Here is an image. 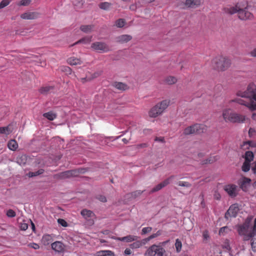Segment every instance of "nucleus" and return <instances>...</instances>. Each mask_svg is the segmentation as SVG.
Returning a JSON list of instances; mask_svg holds the SVG:
<instances>
[{
	"label": "nucleus",
	"instance_id": "nucleus-1",
	"mask_svg": "<svg viewBox=\"0 0 256 256\" xmlns=\"http://www.w3.org/2000/svg\"><path fill=\"white\" fill-rule=\"evenodd\" d=\"M256 94V86L254 83L250 84L246 91H238L236 95L242 98H248V101H246L242 99H236L232 100V102H236L240 104L244 105L248 107L250 110H256V104L252 100V98Z\"/></svg>",
	"mask_w": 256,
	"mask_h": 256
},
{
	"label": "nucleus",
	"instance_id": "nucleus-2",
	"mask_svg": "<svg viewBox=\"0 0 256 256\" xmlns=\"http://www.w3.org/2000/svg\"><path fill=\"white\" fill-rule=\"evenodd\" d=\"M252 218H248L242 224L238 226V232L240 235L244 236V240H248L252 238L256 232V218L254 224H252Z\"/></svg>",
	"mask_w": 256,
	"mask_h": 256
},
{
	"label": "nucleus",
	"instance_id": "nucleus-3",
	"mask_svg": "<svg viewBox=\"0 0 256 256\" xmlns=\"http://www.w3.org/2000/svg\"><path fill=\"white\" fill-rule=\"evenodd\" d=\"M222 118L226 122L241 123L244 122L246 116L242 114L232 112L230 108H225L222 110Z\"/></svg>",
	"mask_w": 256,
	"mask_h": 256
},
{
	"label": "nucleus",
	"instance_id": "nucleus-4",
	"mask_svg": "<svg viewBox=\"0 0 256 256\" xmlns=\"http://www.w3.org/2000/svg\"><path fill=\"white\" fill-rule=\"evenodd\" d=\"M212 64V66L216 70L224 71L230 66L231 61L227 57L218 56L213 58Z\"/></svg>",
	"mask_w": 256,
	"mask_h": 256
},
{
	"label": "nucleus",
	"instance_id": "nucleus-5",
	"mask_svg": "<svg viewBox=\"0 0 256 256\" xmlns=\"http://www.w3.org/2000/svg\"><path fill=\"white\" fill-rule=\"evenodd\" d=\"M170 104V100H165L158 103L150 110L149 116L152 118L157 117L164 112Z\"/></svg>",
	"mask_w": 256,
	"mask_h": 256
},
{
	"label": "nucleus",
	"instance_id": "nucleus-6",
	"mask_svg": "<svg viewBox=\"0 0 256 256\" xmlns=\"http://www.w3.org/2000/svg\"><path fill=\"white\" fill-rule=\"evenodd\" d=\"M206 130V126L202 124H196L186 128L184 131L186 135L200 134Z\"/></svg>",
	"mask_w": 256,
	"mask_h": 256
},
{
	"label": "nucleus",
	"instance_id": "nucleus-7",
	"mask_svg": "<svg viewBox=\"0 0 256 256\" xmlns=\"http://www.w3.org/2000/svg\"><path fill=\"white\" fill-rule=\"evenodd\" d=\"M91 48L94 50L102 53L107 52L110 50L109 46L105 42H96L92 43Z\"/></svg>",
	"mask_w": 256,
	"mask_h": 256
},
{
	"label": "nucleus",
	"instance_id": "nucleus-8",
	"mask_svg": "<svg viewBox=\"0 0 256 256\" xmlns=\"http://www.w3.org/2000/svg\"><path fill=\"white\" fill-rule=\"evenodd\" d=\"M224 190L232 198L236 197L239 191L238 187L234 184H228L224 186Z\"/></svg>",
	"mask_w": 256,
	"mask_h": 256
},
{
	"label": "nucleus",
	"instance_id": "nucleus-9",
	"mask_svg": "<svg viewBox=\"0 0 256 256\" xmlns=\"http://www.w3.org/2000/svg\"><path fill=\"white\" fill-rule=\"evenodd\" d=\"M239 211V208L237 204H234L230 206L228 210L225 214V218L228 219L230 218L236 217L238 212Z\"/></svg>",
	"mask_w": 256,
	"mask_h": 256
},
{
	"label": "nucleus",
	"instance_id": "nucleus-10",
	"mask_svg": "<svg viewBox=\"0 0 256 256\" xmlns=\"http://www.w3.org/2000/svg\"><path fill=\"white\" fill-rule=\"evenodd\" d=\"M174 176H172L166 179L163 182H160V184L156 185V186H154V188H152L150 191V194H151L152 193L156 192L161 189H162L163 188L165 187L167 185H168L170 183V180L173 178Z\"/></svg>",
	"mask_w": 256,
	"mask_h": 256
},
{
	"label": "nucleus",
	"instance_id": "nucleus-11",
	"mask_svg": "<svg viewBox=\"0 0 256 256\" xmlns=\"http://www.w3.org/2000/svg\"><path fill=\"white\" fill-rule=\"evenodd\" d=\"M202 4L201 0H186L184 4L186 8H196Z\"/></svg>",
	"mask_w": 256,
	"mask_h": 256
},
{
	"label": "nucleus",
	"instance_id": "nucleus-12",
	"mask_svg": "<svg viewBox=\"0 0 256 256\" xmlns=\"http://www.w3.org/2000/svg\"><path fill=\"white\" fill-rule=\"evenodd\" d=\"M238 18L242 20H246L247 19H250L252 17V14L246 10V8L244 9H238Z\"/></svg>",
	"mask_w": 256,
	"mask_h": 256
},
{
	"label": "nucleus",
	"instance_id": "nucleus-13",
	"mask_svg": "<svg viewBox=\"0 0 256 256\" xmlns=\"http://www.w3.org/2000/svg\"><path fill=\"white\" fill-rule=\"evenodd\" d=\"M40 16L38 12H24L20 15V18L24 20H34Z\"/></svg>",
	"mask_w": 256,
	"mask_h": 256
},
{
	"label": "nucleus",
	"instance_id": "nucleus-14",
	"mask_svg": "<svg viewBox=\"0 0 256 256\" xmlns=\"http://www.w3.org/2000/svg\"><path fill=\"white\" fill-rule=\"evenodd\" d=\"M250 179L247 178H243L242 179L238 180V184L240 188L242 190L246 191L248 186L250 184Z\"/></svg>",
	"mask_w": 256,
	"mask_h": 256
},
{
	"label": "nucleus",
	"instance_id": "nucleus-15",
	"mask_svg": "<svg viewBox=\"0 0 256 256\" xmlns=\"http://www.w3.org/2000/svg\"><path fill=\"white\" fill-rule=\"evenodd\" d=\"M52 248L56 252H60L64 250V244L60 242L56 241L51 244Z\"/></svg>",
	"mask_w": 256,
	"mask_h": 256
},
{
	"label": "nucleus",
	"instance_id": "nucleus-16",
	"mask_svg": "<svg viewBox=\"0 0 256 256\" xmlns=\"http://www.w3.org/2000/svg\"><path fill=\"white\" fill-rule=\"evenodd\" d=\"M138 238V237L136 236L128 235L127 236L122 237V238H115L114 239L120 240V241H122V242H134V241L137 240Z\"/></svg>",
	"mask_w": 256,
	"mask_h": 256
},
{
	"label": "nucleus",
	"instance_id": "nucleus-17",
	"mask_svg": "<svg viewBox=\"0 0 256 256\" xmlns=\"http://www.w3.org/2000/svg\"><path fill=\"white\" fill-rule=\"evenodd\" d=\"M132 38V36L130 35L123 34L116 37V40L120 43H124L130 40Z\"/></svg>",
	"mask_w": 256,
	"mask_h": 256
},
{
	"label": "nucleus",
	"instance_id": "nucleus-18",
	"mask_svg": "<svg viewBox=\"0 0 256 256\" xmlns=\"http://www.w3.org/2000/svg\"><path fill=\"white\" fill-rule=\"evenodd\" d=\"M53 240V237L52 234H46L43 236L42 242L44 246H48L50 244H52V242Z\"/></svg>",
	"mask_w": 256,
	"mask_h": 256
},
{
	"label": "nucleus",
	"instance_id": "nucleus-19",
	"mask_svg": "<svg viewBox=\"0 0 256 256\" xmlns=\"http://www.w3.org/2000/svg\"><path fill=\"white\" fill-rule=\"evenodd\" d=\"M156 256H167L165 250L160 246L155 244Z\"/></svg>",
	"mask_w": 256,
	"mask_h": 256
},
{
	"label": "nucleus",
	"instance_id": "nucleus-20",
	"mask_svg": "<svg viewBox=\"0 0 256 256\" xmlns=\"http://www.w3.org/2000/svg\"><path fill=\"white\" fill-rule=\"evenodd\" d=\"M78 172L76 170H70L64 172L60 174L62 178H68L73 176H76Z\"/></svg>",
	"mask_w": 256,
	"mask_h": 256
},
{
	"label": "nucleus",
	"instance_id": "nucleus-21",
	"mask_svg": "<svg viewBox=\"0 0 256 256\" xmlns=\"http://www.w3.org/2000/svg\"><path fill=\"white\" fill-rule=\"evenodd\" d=\"M145 241L142 240H135L134 242L130 244V247L132 249H136L140 248L142 245L145 244Z\"/></svg>",
	"mask_w": 256,
	"mask_h": 256
},
{
	"label": "nucleus",
	"instance_id": "nucleus-22",
	"mask_svg": "<svg viewBox=\"0 0 256 256\" xmlns=\"http://www.w3.org/2000/svg\"><path fill=\"white\" fill-rule=\"evenodd\" d=\"M67 62L68 64L71 66H76L78 64H82V62L80 59H78L75 57H70L68 58L67 60Z\"/></svg>",
	"mask_w": 256,
	"mask_h": 256
},
{
	"label": "nucleus",
	"instance_id": "nucleus-23",
	"mask_svg": "<svg viewBox=\"0 0 256 256\" xmlns=\"http://www.w3.org/2000/svg\"><path fill=\"white\" fill-rule=\"evenodd\" d=\"M54 89V86H46L41 87L38 91L42 94H47L49 92H51Z\"/></svg>",
	"mask_w": 256,
	"mask_h": 256
},
{
	"label": "nucleus",
	"instance_id": "nucleus-24",
	"mask_svg": "<svg viewBox=\"0 0 256 256\" xmlns=\"http://www.w3.org/2000/svg\"><path fill=\"white\" fill-rule=\"evenodd\" d=\"M80 214L85 219H87L94 216V213L92 210L87 209L82 210Z\"/></svg>",
	"mask_w": 256,
	"mask_h": 256
},
{
	"label": "nucleus",
	"instance_id": "nucleus-25",
	"mask_svg": "<svg viewBox=\"0 0 256 256\" xmlns=\"http://www.w3.org/2000/svg\"><path fill=\"white\" fill-rule=\"evenodd\" d=\"M224 12L227 14H234L236 12L238 13V9L237 6H227L224 8Z\"/></svg>",
	"mask_w": 256,
	"mask_h": 256
},
{
	"label": "nucleus",
	"instance_id": "nucleus-26",
	"mask_svg": "<svg viewBox=\"0 0 256 256\" xmlns=\"http://www.w3.org/2000/svg\"><path fill=\"white\" fill-rule=\"evenodd\" d=\"M155 244L150 246L145 252L144 256H156Z\"/></svg>",
	"mask_w": 256,
	"mask_h": 256
},
{
	"label": "nucleus",
	"instance_id": "nucleus-27",
	"mask_svg": "<svg viewBox=\"0 0 256 256\" xmlns=\"http://www.w3.org/2000/svg\"><path fill=\"white\" fill-rule=\"evenodd\" d=\"M8 146L10 150H16L18 148V144L15 140H11L8 142Z\"/></svg>",
	"mask_w": 256,
	"mask_h": 256
},
{
	"label": "nucleus",
	"instance_id": "nucleus-28",
	"mask_svg": "<svg viewBox=\"0 0 256 256\" xmlns=\"http://www.w3.org/2000/svg\"><path fill=\"white\" fill-rule=\"evenodd\" d=\"M56 114L52 111L44 113L43 116L50 120H53L56 118Z\"/></svg>",
	"mask_w": 256,
	"mask_h": 256
},
{
	"label": "nucleus",
	"instance_id": "nucleus-29",
	"mask_svg": "<svg viewBox=\"0 0 256 256\" xmlns=\"http://www.w3.org/2000/svg\"><path fill=\"white\" fill-rule=\"evenodd\" d=\"M218 158L219 157L218 156H210L207 159L204 160L202 162V164H212L216 162Z\"/></svg>",
	"mask_w": 256,
	"mask_h": 256
},
{
	"label": "nucleus",
	"instance_id": "nucleus-30",
	"mask_svg": "<svg viewBox=\"0 0 256 256\" xmlns=\"http://www.w3.org/2000/svg\"><path fill=\"white\" fill-rule=\"evenodd\" d=\"M114 86L116 88L120 90H124L128 89V86L126 84L120 82H115Z\"/></svg>",
	"mask_w": 256,
	"mask_h": 256
},
{
	"label": "nucleus",
	"instance_id": "nucleus-31",
	"mask_svg": "<svg viewBox=\"0 0 256 256\" xmlns=\"http://www.w3.org/2000/svg\"><path fill=\"white\" fill-rule=\"evenodd\" d=\"M93 28V25H83L80 27V30L85 33H88L92 31Z\"/></svg>",
	"mask_w": 256,
	"mask_h": 256
},
{
	"label": "nucleus",
	"instance_id": "nucleus-32",
	"mask_svg": "<svg viewBox=\"0 0 256 256\" xmlns=\"http://www.w3.org/2000/svg\"><path fill=\"white\" fill-rule=\"evenodd\" d=\"M165 82L168 84H172L176 82L177 79L173 76H169L166 78Z\"/></svg>",
	"mask_w": 256,
	"mask_h": 256
},
{
	"label": "nucleus",
	"instance_id": "nucleus-33",
	"mask_svg": "<svg viewBox=\"0 0 256 256\" xmlns=\"http://www.w3.org/2000/svg\"><path fill=\"white\" fill-rule=\"evenodd\" d=\"M254 154L250 151L246 152L245 153V161L250 162L253 160Z\"/></svg>",
	"mask_w": 256,
	"mask_h": 256
},
{
	"label": "nucleus",
	"instance_id": "nucleus-34",
	"mask_svg": "<svg viewBox=\"0 0 256 256\" xmlns=\"http://www.w3.org/2000/svg\"><path fill=\"white\" fill-rule=\"evenodd\" d=\"M161 234H162V231L160 230H159L156 233L153 234H152L150 235L148 238L143 240L145 241V242H147L148 241H150V240L156 238L157 236L161 235Z\"/></svg>",
	"mask_w": 256,
	"mask_h": 256
},
{
	"label": "nucleus",
	"instance_id": "nucleus-35",
	"mask_svg": "<svg viewBox=\"0 0 256 256\" xmlns=\"http://www.w3.org/2000/svg\"><path fill=\"white\" fill-rule=\"evenodd\" d=\"M44 172V170L43 169H40L35 172H29L28 175L30 178H32L42 174Z\"/></svg>",
	"mask_w": 256,
	"mask_h": 256
},
{
	"label": "nucleus",
	"instance_id": "nucleus-36",
	"mask_svg": "<svg viewBox=\"0 0 256 256\" xmlns=\"http://www.w3.org/2000/svg\"><path fill=\"white\" fill-rule=\"evenodd\" d=\"M92 36H86L82 38L76 42L74 44H78L80 43L88 44L91 42Z\"/></svg>",
	"mask_w": 256,
	"mask_h": 256
},
{
	"label": "nucleus",
	"instance_id": "nucleus-37",
	"mask_svg": "<svg viewBox=\"0 0 256 256\" xmlns=\"http://www.w3.org/2000/svg\"><path fill=\"white\" fill-rule=\"evenodd\" d=\"M18 162L20 164H24L26 163V156L24 154H22V156H18L17 158Z\"/></svg>",
	"mask_w": 256,
	"mask_h": 256
},
{
	"label": "nucleus",
	"instance_id": "nucleus-38",
	"mask_svg": "<svg viewBox=\"0 0 256 256\" xmlns=\"http://www.w3.org/2000/svg\"><path fill=\"white\" fill-rule=\"evenodd\" d=\"M175 246L176 252H180L182 250V244L181 241L178 238H177L176 240Z\"/></svg>",
	"mask_w": 256,
	"mask_h": 256
},
{
	"label": "nucleus",
	"instance_id": "nucleus-39",
	"mask_svg": "<svg viewBox=\"0 0 256 256\" xmlns=\"http://www.w3.org/2000/svg\"><path fill=\"white\" fill-rule=\"evenodd\" d=\"M250 162L244 161L242 167V170L244 172H247L250 170Z\"/></svg>",
	"mask_w": 256,
	"mask_h": 256
},
{
	"label": "nucleus",
	"instance_id": "nucleus-40",
	"mask_svg": "<svg viewBox=\"0 0 256 256\" xmlns=\"http://www.w3.org/2000/svg\"><path fill=\"white\" fill-rule=\"evenodd\" d=\"M230 230V228H229L228 226H225L221 228L219 230V234L220 235H224L225 234L228 233Z\"/></svg>",
	"mask_w": 256,
	"mask_h": 256
},
{
	"label": "nucleus",
	"instance_id": "nucleus-41",
	"mask_svg": "<svg viewBox=\"0 0 256 256\" xmlns=\"http://www.w3.org/2000/svg\"><path fill=\"white\" fill-rule=\"evenodd\" d=\"M111 6V4L108 2H102L99 4V7L102 10H107Z\"/></svg>",
	"mask_w": 256,
	"mask_h": 256
},
{
	"label": "nucleus",
	"instance_id": "nucleus-42",
	"mask_svg": "<svg viewBox=\"0 0 256 256\" xmlns=\"http://www.w3.org/2000/svg\"><path fill=\"white\" fill-rule=\"evenodd\" d=\"M99 253L100 256H114V254L110 250H103Z\"/></svg>",
	"mask_w": 256,
	"mask_h": 256
},
{
	"label": "nucleus",
	"instance_id": "nucleus-43",
	"mask_svg": "<svg viewBox=\"0 0 256 256\" xmlns=\"http://www.w3.org/2000/svg\"><path fill=\"white\" fill-rule=\"evenodd\" d=\"M9 126L0 127V133L8 134L10 132Z\"/></svg>",
	"mask_w": 256,
	"mask_h": 256
},
{
	"label": "nucleus",
	"instance_id": "nucleus-44",
	"mask_svg": "<svg viewBox=\"0 0 256 256\" xmlns=\"http://www.w3.org/2000/svg\"><path fill=\"white\" fill-rule=\"evenodd\" d=\"M125 24V20L124 19L120 18L116 22V24L118 28H122Z\"/></svg>",
	"mask_w": 256,
	"mask_h": 256
},
{
	"label": "nucleus",
	"instance_id": "nucleus-45",
	"mask_svg": "<svg viewBox=\"0 0 256 256\" xmlns=\"http://www.w3.org/2000/svg\"><path fill=\"white\" fill-rule=\"evenodd\" d=\"M177 184L180 186L190 188L192 186V184L188 182L179 181Z\"/></svg>",
	"mask_w": 256,
	"mask_h": 256
},
{
	"label": "nucleus",
	"instance_id": "nucleus-46",
	"mask_svg": "<svg viewBox=\"0 0 256 256\" xmlns=\"http://www.w3.org/2000/svg\"><path fill=\"white\" fill-rule=\"evenodd\" d=\"M30 2L31 0H21L17 4V5L19 6H27L30 4Z\"/></svg>",
	"mask_w": 256,
	"mask_h": 256
},
{
	"label": "nucleus",
	"instance_id": "nucleus-47",
	"mask_svg": "<svg viewBox=\"0 0 256 256\" xmlns=\"http://www.w3.org/2000/svg\"><path fill=\"white\" fill-rule=\"evenodd\" d=\"M12 0H2L0 2V9L8 6Z\"/></svg>",
	"mask_w": 256,
	"mask_h": 256
},
{
	"label": "nucleus",
	"instance_id": "nucleus-48",
	"mask_svg": "<svg viewBox=\"0 0 256 256\" xmlns=\"http://www.w3.org/2000/svg\"><path fill=\"white\" fill-rule=\"evenodd\" d=\"M61 70L65 72L66 74H72V69L67 66H62L61 68Z\"/></svg>",
	"mask_w": 256,
	"mask_h": 256
},
{
	"label": "nucleus",
	"instance_id": "nucleus-49",
	"mask_svg": "<svg viewBox=\"0 0 256 256\" xmlns=\"http://www.w3.org/2000/svg\"><path fill=\"white\" fill-rule=\"evenodd\" d=\"M96 198L102 202H106L107 201L106 198L104 196L98 194L96 196Z\"/></svg>",
	"mask_w": 256,
	"mask_h": 256
},
{
	"label": "nucleus",
	"instance_id": "nucleus-50",
	"mask_svg": "<svg viewBox=\"0 0 256 256\" xmlns=\"http://www.w3.org/2000/svg\"><path fill=\"white\" fill-rule=\"evenodd\" d=\"M16 214L12 210H8L6 212V216L9 218H14L16 216Z\"/></svg>",
	"mask_w": 256,
	"mask_h": 256
},
{
	"label": "nucleus",
	"instance_id": "nucleus-51",
	"mask_svg": "<svg viewBox=\"0 0 256 256\" xmlns=\"http://www.w3.org/2000/svg\"><path fill=\"white\" fill-rule=\"evenodd\" d=\"M144 191V190H138L134 191L132 193V196L133 197L136 198V197L141 195Z\"/></svg>",
	"mask_w": 256,
	"mask_h": 256
},
{
	"label": "nucleus",
	"instance_id": "nucleus-52",
	"mask_svg": "<svg viewBox=\"0 0 256 256\" xmlns=\"http://www.w3.org/2000/svg\"><path fill=\"white\" fill-rule=\"evenodd\" d=\"M58 222L64 227H66L68 226V223L66 222L62 218H58Z\"/></svg>",
	"mask_w": 256,
	"mask_h": 256
},
{
	"label": "nucleus",
	"instance_id": "nucleus-53",
	"mask_svg": "<svg viewBox=\"0 0 256 256\" xmlns=\"http://www.w3.org/2000/svg\"><path fill=\"white\" fill-rule=\"evenodd\" d=\"M152 228L151 227H146L142 229V234H144L148 232H151Z\"/></svg>",
	"mask_w": 256,
	"mask_h": 256
},
{
	"label": "nucleus",
	"instance_id": "nucleus-54",
	"mask_svg": "<svg viewBox=\"0 0 256 256\" xmlns=\"http://www.w3.org/2000/svg\"><path fill=\"white\" fill-rule=\"evenodd\" d=\"M222 248H225L227 250H230V247L229 244V242L228 240H226L222 246Z\"/></svg>",
	"mask_w": 256,
	"mask_h": 256
},
{
	"label": "nucleus",
	"instance_id": "nucleus-55",
	"mask_svg": "<svg viewBox=\"0 0 256 256\" xmlns=\"http://www.w3.org/2000/svg\"><path fill=\"white\" fill-rule=\"evenodd\" d=\"M256 133V130L254 128H250L248 130V136L250 137H252L255 136Z\"/></svg>",
	"mask_w": 256,
	"mask_h": 256
},
{
	"label": "nucleus",
	"instance_id": "nucleus-56",
	"mask_svg": "<svg viewBox=\"0 0 256 256\" xmlns=\"http://www.w3.org/2000/svg\"><path fill=\"white\" fill-rule=\"evenodd\" d=\"M251 245L253 251L256 252V238L252 239Z\"/></svg>",
	"mask_w": 256,
	"mask_h": 256
},
{
	"label": "nucleus",
	"instance_id": "nucleus-57",
	"mask_svg": "<svg viewBox=\"0 0 256 256\" xmlns=\"http://www.w3.org/2000/svg\"><path fill=\"white\" fill-rule=\"evenodd\" d=\"M249 54L252 58H256V47L250 52Z\"/></svg>",
	"mask_w": 256,
	"mask_h": 256
},
{
	"label": "nucleus",
	"instance_id": "nucleus-58",
	"mask_svg": "<svg viewBox=\"0 0 256 256\" xmlns=\"http://www.w3.org/2000/svg\"><path fill=\"white\" fill-rule=\"evenodd\" d=\"M28 246L30 247L33 248L34 250H38L40 248V246L38 244L36 243H31L28 244Z\"/></svg>",
	"mask_w": 256,
	"mask_h": 256
},
{
	"label": "nucleus",
	"instance_id": "nucleus-59",
	"mask_svg": "<svg viewBox=\"0 0 256 256\" xmlns=\"http://www.w3.org/2000/svg\"><path fill=\"white\" fill-rule=\"evenodd\" d=\"M28 228V224L26 223L22 224L20 226V229L23 230H27Z\"/></svg>",
	"mask_w": 256,
	"mask_h": 256
},
{
	"label": "nucleus",
	"instance_id": "nucleus-60",
	"mask_svg": "<svg viewBox=\"0 0 256 256\" xmlns=\"http://www.w3.org/2000/svg\"><path fill=\"white\" fill-rule=\"evenodd\" d=\"M202 236L204 239L206 240L209 237L208 232L207 230H205L203 232Z\"/></svg>",
	"mask_w": 256,
	"mask_h": 256
},
{
	"label": "nucleus",
	"instance_id": "nucleus-61",
	"mask_svg": "<svg viewBox=\"0 0 256 256\" xmlns=\"http://www.w3.org/2000/svg\"><path fill=\"white\" fill-rule=\"evenodd\" d=\"M156 141L160 142H164V137H156L154 139Z\"/></svg>",
	"mask_w": 256,
	"mask_h": 256
},
{
	"label": "nucleus",
	"instance_id": "nucleus-62",
	"mask_svg": "<svg viewBox=\"0 0 256 256\" xmlns=\"http://www.w3.org/2000/svg\"><path fill=\"white\" fill-rule=\"evenodd\" d=\"M124 254L129 255L132 254V251L130 248H126L124 252Z\"/></svg>",
	"mask_w": 256,
	"mask_h": 256
},
{
	"label": "nucleus",
	"instance_id": "nucleus-63",
	"mask_svg": "<svg viewBox=\"0 0 256 256\" xmlns=\"http://www.w3.org/2000/svg\"><path fill=\"white\" fill-rule=\"evenodd\" d=\"M252 171L254 174H256V161L254 162V166L252 168Z\"/></svg>",
	"mask_w": 256,
	"mask_h": 256
},
{
	"label": "nucleus",
	"instance_id": "nucleus-64",
	"mask_svg": "<svg viewBox=\"0 0 256 256\" xmlns=\"http://www.w3.org/2000/svg\"><path fill=\"white\" fill-rule=\"evenodd\" d=\"M100 75V72H94V73L92 74V78H97V77L99 76Z\"/></svg>",
	"mask_w": 256,
	"mask_h": 256
}]
</instances>
